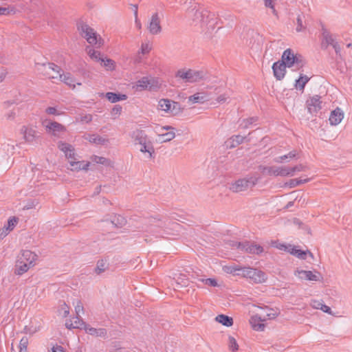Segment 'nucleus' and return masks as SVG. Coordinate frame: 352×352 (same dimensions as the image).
<instances>
[{"instance_id": "bf43d9fd", "label": "nucleus", "mask_w": 352, "mask_h": 352, "mask_svg": "<svg viewBox=\"0 0 352 352\" xmlns=\"http://www.w3.org/2000/svg\"><path fill=\"white\" fill-rule=\"evenodd\" d=\"M228 98H229V97L226 94H222V95H220L219 96H218L217 98V101L218 103L222 104V103L227 102Z\"/></svg>"}, {"instance_id": "8fccbe9b", "label": "nucleus", "mask_w": 352, "mask_h": 352, "mask_svg": "<svg viewBox=\"0 0 352 352\" xmlns=\"http://www.w3.org/2000/svg\"><path fill=\"white\" fill-rule=\"evenodd\" d=\"M292 245H290V244L287 245V244L280 243H276L274 244V247L276 248L277 249L284 251V252H289V249L291 248Z\"/></svg>"}, {"instance_id": "864d4df0", "label": "nucleus", "mask_w": 352, "mask_h": 352, "mask_svg": "<svg viewBox=\"0 0 352 352\" xmlns=\"http://www.w3.org/2000/svg\"><path fill=\"white\" fill-rule=\"evenodd\" d=\"M86 139L90 142L98 144L102 143L104 141V140H102L101 138L95 135H89Z\"/></svg>"}, {"instance_id": "aec40b11", "label": "nucleus", "mask_w": 352, "mask_h": 352, "mask_svg": "<svg viewBox=\"0 0 352 352\" xmlns=\"http://www.w3.org/2000/svg\"><path fill=\"white\" fill-rule=\"evenodd\" d=\"M344 117V111L340 108L338 107L331 112L329 118V124L331 126H337L341 123Z\"/></svg>"}, {"instance_id": "9d476101", "label": "nucleus", "mask_w": 352, "mask_h": 352, "mask_svg": "<svg viewBox=\"0 0 352 352\" xmlns=\"http://www.w3.org/2000/svg\"><path fill=\"white\" fill-rule=\"evenodd\" d=\"M256 182V179L252 177L239 179L230 184L229 189L232 192H241L254 186Z\"/></svg>"}, {"instance_id": "49530a36", "label": "nucleus", "mask_w": 352, "mask_h": 352, "mask_svg": "<svg viewBox=\"0 0 352 352\" xmlns=\"http://www.w3.org/2000/svg\"><path fill=\"white\" fill-rule=\"evenodd\" d=\"M29 341L27 337H23L19 343V351L20 352H27L28 345Z\"/></svg>"}, {"instance_id": "473e14b6", "label": "nucleus", "mask_w": 352, "mask_h": 352, "mask_svg": "<svg viewBox=\"0 0 352 352\" xmlns=\"http://www.w3.org/2000/svg\"><path fill=\"white\" fill-rule=\"evenodd\" d=\"M215 321L227 327H232L234 323V320L232 317L224 314L217 315L215 317Z\"/></svg>"}, {"instance_id": "de8ad7c7", "label": "nucleus", "mask_w": 352, "mask_h": 352, "mask_svg": "<svg viewBox=\"0 0 352 352\" xmlns=\"http://www.w3.org/2000/svg\"><path fill=\"white\" fill-rule=\"evenodd\" d=\"M188 100L192 103L203 102L205 100V98L201 96L199 94H194L188 98Z\"/></svg>"}, {"instance_id": "6e6d98bb", "label": "nucleus", "mask_w": 352, "mask_h": 352, "mask_svg": "<svg viewBox=\"0 0 352 352\" xmlns=\"http://www.w3.org/2000/svg\"><path fill=\"white\" fill-rule=\"evenodd\" d=\"M4 116L8 120H13L16 116V110L15 109L8 110L7 112L5 113Z\"/></svg>"}, {"instance_id": "a211bd4d", "label": "nucleus", "mask_w": 352, "mask_h": 352, "mask_svg": "<svg viewBox=\"0 0 352 352\" xmlns=\"http://www.w3.org/2000/svg\"><path fill=\"white\" fill-rule=\"evenodd\" d=\"M153 49V44L151 41L145 40L142 41L136 53V59L139 61L146 58Z\"/></svg>"}, {"instance_id": "052dcab7", "label": "nucleus", "mask_w": 352, "mask_h": 352, "mask_svg": "<svg viewBox=\"0 0 352 352\" xmlns=\"http://www.w3.org/2000/svg\"><path fill=\"white\" fill-rule=\"evenodd\" d=\"M135 25L136 28L138 30H140L142 29V23L138 17L137 12H135Z\"/></svg>"}, {"instance_id": "3c124183", "label": "nucleus", "mask_w": 352, "mask_h": 352, "mask_svg": "<svg viewBox=\"0 0 352 352\" xmlns=\"http://www.w3.org/2000/svg\"><path fill=\"white\" fill-rule=\"evenodd\" d=\"M45 112L49 115L61 116L64 113L57 110L56 107H50L45 109Z\"/></svg>"}, {"instance_id": "680f3d73", "label": "nucleus", "mask_w": 352, "mask_h": 352, "mask_svg": "<svg viewBox=\"0 0 352 352\" xmlns=\"http://www.w3.org/2000/svg\"><path fill=\"white\" fill-rule=\"evenodd\" d=\"M138 83V86L142 87H147L148 85L149 84L147 78H143L142 80H139Z\"/></svg>"}, {"instance_id": "b1692460", "label": "nucleus", "mask_w": 352, "mask_h": 352, "mask_svg": "<svg viewBox=\"0 0 352 352\" xmlns=\"http://www.w3.org/2000/svg\"><path fill=\"white\" fill-rule=\"evenodd\" d=\"M58 79L72 89H74L76 85L78 86L82 85L81 82H76L75 78L69 73H62L59 74Z\"/></svg>"}, {"instance_id": "4468645a", "label": "nucleus", "mask_w": 352, "mask_h": 352, "mask_svg": "<svg viewBox=\"0 0 352 352\" xmlns=\"http://www.w3.org/2000/svg\"><path fill=\"white\" fill-rule=\"evenodd\" d=\"M69 167V169L72 171H80L81 170H87L89 166V162L85 161H80L76 157V154L72 157L66 158Z\"/></svg>"}, {"instance_id": "72a5a7b5", "label": "nucleus", "mask_w": 352, "mask_h": 352, "mask_svg": "<svg viewBox=\"0 0 352 352\" xmlns=\"http://www.w3.org/2000/svg\"><path fill=\"white\" fill-rule=\"evenodd\" d=\"M312 308L316 309H320L324 313L331 314V309L326 305H324L322 301L318 300H312L310 302Z\"/></svg>"}, {"instance_id": "7ed1b4c3", "label": "nucleus", "mask_w": 352, "mask_h": 352, "mask_svg": "<svg viewBox=\"0 0 352 352\" xmlns=\"http://www.w3.org/2000/svg\"><path fill=\"white\" fill-rule=\"evenodd\" d=\"M37 255L30 250H23L17 256L15 263L14 272L16 275H23L30 268L33 267L36 263Z\"/></svg>"}, {"instance_id": "cd10ccee", "label": "nucleus", "mask_w": 352, "mask_h": 352, "mask_svg": "<svg viewBox=\"0 0 352 352\" xmlns=\"http://www.w3.org/2000/svg\"><path fill=\"white\" fill-rule=\"evenodd\" d=\"M245 139V137L236 135H232L225 142V145L227 148H233L242 144Z\"/></svg>"}, {"instance_id": "2f4dec72", "label": "nucleus", "mask_w": 352, "mask_h": 352, "mask_svg": "<svg viewBox=\"0 0 352 352\" xmlns=\"http://www.w3.org/2000/svg\"><path fill=\"white\" fill-rule=\"evenodd\" d=\"M65 326L67 329H82L85 326V323L80 318V316H77L65 322Z\"/></svg>"}, {"instance_id": "ea45409f", "label": "nucleus", "mask_w": 352, "mask_h": 352, "mask_svg": "<svg viewBox=\"0 0 352 352\" xmlns=\"http://www.w3.org/2000/svg\"><path fill=\"white\" fill-rule=\"evenodd\" d=\"M228 346L229 350L232 352H236L239 350V344L236 339L231 336L228 337Z\"/></svg>"}, {"instance_id": "ddd939ff", "label": "nucleus", "mask_w": 352, "mask_h": 352, "mask_svg": "<svg viewBox=\"0 0 352 352\" xmlns=\"http://www.w3.org/2000/svg\"><path fill=\"white\" fill-rule=\"evenodd\" d=\"M43 125L47 133L54 136H59L66 131V127L57 122L45 121Z\"/></svg>"}, {"instance_id": "4be33fe9", "label": "nucleus", "mask_w": 352, "mask_h": 352, "mask_svg": "<svg viewBox=\"0 0 352 352\" xmlns=\"http://www.w3.org/2000/svg\"><path fill=\"white\" fill-rule=\"evenodd\" d=\"M289 254L301 260L307 259V256L314 258V255L309 250H302L299 249L298 246L295 245H292L289 249Z\"/></svg>"}, {"instance_id": "0eeeda50", "label": "nucleus", "mask_w": 352, "mask_h": 352, "mask_svg": "<svg viewBox=\"0 0 352 352\" xmlns=\"http://www.w3.org/2000/svg\"><path fill=\"white\" fill-rule=\"evenodd\" d=\"M305 170V167L301 164L294 167H269L265 169L267 173L272 176L292 177L296 173Z\"/></svg>"}, {"instance_id": "4d7b16f0", "label": "nucleus", "mask_w": 352, "mask_h": 352, "mask_svg": "<svg viewBox=\"0 0 352 352\" xmlns=\"http://www.w3.org/2000/svg\"><path fill=\"white\" fill-rule=\"evenodd\" d=\"M296 154L294 153H290L288 155L280 156L278 160H276L278 162H283L287 159H292L294 157Z\"/></svg>"}, {"instance_id": "69168bd1", "label": "nucleus", "mask_w": 352, "mask_h": 352, "mask_svg": "<svg viewBox=\"0 0 352 352\" xmlns=\"http://www.w3.org/2000/svg\"><path fill=\"white\" fill-rule=\"evenodd\" d=\"M347 47H352V43H349V44H348V45H347Z\"/></svg>"}, {"instance_id": "c85d7f7f", "label": "nucleus", "mask_w": 352, "mask_h": 352, "mask_svg": "<svg viewBox=\"0 0 352 352\" xmlns=\"http://www.w3.org/2000/svg\"><path fill=\"white\" fill-rule=\"evenodd\" d=\"M307 107L310 113H316L321 108L320 98L315 96L307 101Z\"/></svg>"}, {"instance_id": "2eb2a0df", "label": "nucleus", "mask_w": 352, "mask_h": 352, "mask_svg": "<svg viewBox=\"0 0 352 352\" xmlns=\"http://www.w3.org/2000/svg\"><path fill=\"white\" fill-rule=\"evenodd\" d=\"M266 320L257 311L251 316L249 323L251 328L256 331H263L265 329Z\"/></svg>"}, {"instance_id": "6e6552de", "label": "nucleus", "mask_w": 352, "mask_h": 352, "mask_svg": "<svg viewBox=\"0 0 352 352\" xmlns=\"http://www.w3.org/2000/svg\"><path fill=\"white\" fill-rule=\"evenodd\" d=\"M287 67H292L293 66H302L304 64L303 57L298 54L295 53L291 49H287L283 53L280 60Z\"/></svg>"}, {"instance_id": "1a4fd4ad", "label": "nucleus", "mask_w": 352, "mask_h": 352, "mask_svg": "<svg viewBox=\"0 0 352 352\" xmlns=\"http://www.w3.org/2000/svg\"><path fill=\"white\" fill-rule=\"evenodd\" d=\"M294 275L297 280L301 282H317L322 278L320 272L316 270H306L300 267L294 270Z\"/></svg>"}, {"instance_id": "c03bdc74", "label": "nucleus", "mask_w": 352, "mask_h": 352, "mask_svg": "<svg viewBox=\"0 0 352 352\" xmlns=\"http://www.w3.org/2000/svg\"><path fill=\"white\" fill-rule=\"evenodd\" d=\"M15 13V8L13 6L0 7L1 15H10Z\"/></svg>"}, {"instance_id": "a18cd8bd", "label": "nucleus", "mask_w": 352, "mask_h": 352, "mask_svg": "<svg viewBox=\"0 0 352 352\" xmlns=\"http://www.w3.org/2000/svg\"><path fill=\"white\" fill-rule=\"evenodd\" d=\"M76 314L80 316L83 314L84 309L82 302L79 300H76V302H73Z\"/></svg>"}, {"instance_id": "f3484780", "label": "nucleus", "mask_w": 352, "mask_h": 352, "mask_svg": "<svg viewBox=\"0 0 352 352\" xmlns=\"http://www.w3.org/2000/svg\"><path fill=\"white\" fill-rule=\"evenodd\" d=\"M149 33L152 35L159 34L162 32L160 18L157 14L151 16L147 25Z\"/></svg>"}, {"instance_id": "9b49d317", "label": "nucleus", "mask_w": 352, "mask_h": 352, "mask_svg": "<svg viewBox=\"0 0 352 352\" xmlns=\"http://www.w3.org/2000/svg\"><path fill=\"white\" fill-rule=\"evenodd\" d=\"M157 110L167 114H177L180 112L181 108L178 102L173 100L162 98L158 101Z\"/></svg>"}, {"instance_id": "13d9d810", "label": "nucleus", "mask_w": 352, "mask_h": 352, "mask_svg": "<svg viewBox=\"0 0 352 352\" xmlns=\"http://www.w3.org/2000/svg\"><path fill=\"white\" fill-rule=\"evenodd\" d=\"M323 37L328 44H332L334 41L333 36L329 32H324Z\"/></svg>"}, {"instance_id": "f8f14e48", "label": "nucleus", "mask_w": 352, "mask_h": 352, "mask_svg": "<svg viewBox=\"0 0 352 352\" xmlns=\"http://www.w3.org/2000/svg\"><path fill=\"white\" fill-rule=\"evenodd\" d=\"M157 133L159 140L162 142H170L175 137V130L170 126L157 128Z\"/></svg>"}, {"instance_id": "58836bf2", "label": "nucleus", "mask_w": 352, "mask_h": 352, "mask_svg": "<svg viewBox=\"0 0 352 352\" xmlns=\"http://www.w3.org/2000/svg\"><path fill=\"white\" fill-rule=\"evenodd\" d=\"M309 181H310V179H309V178L293 179H291L288 183H287L286 185H287L289 188H294L297 186L307 183Z\"/></svg>"}, {"instance_id": "37998d69", "label": "nucleus", "mask_w": 352, "mask_h": 352, "mask_svg": "<svg viewBox=\"0 0 352 352\" xmlns=\"http://www.w3.org/2000/svg\"><path fill=\"white\" fill-rule=\"evenodd\" d=\"M175 278L177 285L179 287H185L188 284V280L184 274H179Z\"/></svg>"}, {"instance_id": "e433bc0d", "label": "nucleus", "mask_w": 352, "mask_h": 352, "mask_svg": "<svg viewBox=\"0 0 352 352\" xmlns=\"http://www.w3.org/2000/svg\"><path fill=\"white\" fill-rule=\"evenodd\" d=\"M82 329H85L86 333H87L91 336H101L104 334V331L103 329H96L91 327L89 325H87L85 324Z\"/></svg>"}, {"instance_id": "412c9836", "label": "nucleus", "mask_w": 352, "mask_h": 352, "mask_svg": "<svg viewBox=\"0 0 352 352\" xmlns=\"http://www.w3.org/2000/svg\"><path fill=\"white\" fill-rule=\"evenodd\" d=\"M239 248L244 250L245 252L252 254H258L263 252V248L257 244L250 243H243L239 244Z\"/></svg>"}, {"instance_id": "4c0bfd02", "label": "nucleus", "mask_w": 352, "mask_h": 352, "mask_svg": "<svg viewBox=\"0 0 352 352\" xmlns=\"http://www.w3.org/2000/svg\"><path fill=\"white\" fill-rule=\"evenodd\" d=\"M309 78L307 76H300V78L296 80V89L303 90L306 83L309 81Z\"/></svg>"}, {"instance_id": "f257e3e1", "label": "nucleus", "mask_w": 352, "mask_h": 352, "mask_svg": "<svg viewBox=\"0 0 352 352\" xmlns=\"http://www.w3.org/2000/svg\"><path fill=\"white\" fill-rule=\"evenodd\" d=\"M188 17L192 24L199 27L205 33H211L217 28L218 18L208 10H192L188 14Z\"/></svg>"}, {"instance_id": "0e129e2a", "label": "nucleus", "mask_w": 352, "mask_h": 352, "mask_svg": "<svg viewBox=\"0 0 352 352\" xmlns=\"http://www.w3.org/2000/svg\"><path fill=\"white\" fill-rule=\"evenodd\" d=\"M52 352H65L63 347L60 346H54L52 349Z\"/></svg>"}, {"instance_id": "5701e85b", "label": "nucleus", "mask_w": 352, "mask_h": 352, "mask_svg": "<svg viewBox=\"0 0 352 352\" xmlns=\"http://www.w3.org/2000/svg\"><path fill=\"white\" fill-rule=\"evenodd\" d=\"M45 70L46 75L51 79H56L59 78V74H61L60 67L54 63H48L45 65Z\"/></svg>"}, {"instance_id": "20e7f679", "label": "nucleus", "mask_w": 352, "mask_h": 352, "mask_svg": "<svg viewBox=\"0 0 352 352\" xmlns=\"http://www.w3.org/2000/svg\"><path fill=\"white\" fill-rule=\"evenodd\" d=\"M175 77L186 82H197L204 80L206 74L202 70L192 69L190 68H181L175 74Z\"/></svg>"}, {"instance_id": "09e8293b", "label": "nucleus", "mask_w": 352, "mask_h": 352, "mask_svg": "<svg viewBox=\"0 0 352 352\" xmlns=\"http://www.w3.org/2000/svg\"><path fill=\"white\" fill-rule=\"evenodd\" d=\"M265 6L272 10L273 14H276V10L275 9V5L277 0H263Z\"/></svg>"}, {"instance_id": "bb28decb", "label": "nucleus", "mask_w": 352, "mask_h": 352, "mask_svg": "<svg viewBox=\"0 0 352 352\" xmlns=\"http://www.w3.org/2000/svg\"><path fill=\"white\" fill-rule=\"evenodd\" d=\"M257 313H258L265 320L268 319H274L275 318L278 313L276 311L271 309L270 307H257Z\"/></svg>"}, {"instance_id": "e2e57ef3", "label": "nucleus", "mask_w": 352, "mask_h": 352, "mask_svg": "<svg viewBox=\"0 0 352 352\" xmlns=\"http://www.w3.org/2000/svg\"><path fill=\"white\" fill-rule=\"evenodd\" d=\"M122 111V108L120 106H116L113 108L111 113L113 115H120Z\"/></svg>"}, {"instance_id": "603ef678", "label": "nucleus", "mask_w": 352, "mask_h": 352, "mask_svg": "<svg viewBox=\"0 0 352 352\" xmlns=\"http://www.w3.org/2000/svg\"><path fill=\"white\" fill-rule=\"evenodd\" d=\"M201 281L205 285L210 287H217L218 285L217 280L214 278L202 279Z\"/></svg>"}, {"instance_id": "39448f33", "label": "nucleus", "mask_w": 352, "mask_h": 352, "mask_svg": "<svg viewBox=\"0 0 352 352\" xmlns=\"http://www.w3.org/2000/svg\"><path fill=\"white\" fill-rule=\"evenodd\" d=\"M241 271V275L244 277L249 278L251 281H252L254 283H265L267 279V276L266 274L258 269L255 268H250V267H243L241 269L238 268H232L228 272L232 273L236 271Z\"/></svg>"}, {"instance_id": "c756f323", "label": "nucleus", "mask_w": 352, "mask_h": 352, "mask_svg": "<svg viewBox=\"0 0 352 352\" xmlns=\"http://www.w3.org/2000/svg\"><path fill=\"white\" fill-rule=\"evenodd\" d=\"M85 51L89 58L96 63H100L104 56L100 51L89 46L86 47Z\"/></svg>"}, {"instance_id": "c9c22d12", "label": "nucleus", "mask_w": 352, "mask_h": 352, "mask_svg": "<svg viewBox=\"0 0 352 352\" xmlns=\"http://www.w3.org/2000/svg\"><path fill=\"white\" fill-rule=\"evenodd\" d=\"M106 98L111 102L114 103L120 100H124L126 99V96L124 94H118L113 92H108L106 94Z\"/></svg>"}, {"instance_id": "a878e982", "label": "nucleus", "mask_w": 352, "mask_h": 352, "mask_svg": "<svg viewBox=\"0 0 352 352\" xmlns=\"http://www.w3.org/2000/svg\"><path fill=\"white\" fill-rule=\"evenodd\" d=\"M17 223V218L14 217H10L8 221L7 225H5L0 230V238H4L6 236H7L8 233L14 228Z\"/></svg>"}, {"instance_id": "7c9ffc66", "label": "nucleus", "mask_w": 352, "mask_h": 352, "mask_svg": "<svg viewBox=\"0 0 352 352\" xmlns=\"http://www.w3.org/2000/svg\"><path fill=\"white\" fill-rule=\"evenodd\" d=\"M99 63L101 67H102L106 71L108 72H112L116 69V61L106 56H104Z\"/></svg>"}, {"instance_id": "6ab92c4d", "label": "nucleus", "mask_w": 352, "mask_h": 352, "mask_svg": "<svg viewBox=\"0 0 352 352\" xmlns=\"http://www.w3.org/2000/svg\"><path fill=\"white\" fill-rule=\"evenodd\" d=\"M287 67L281 60H278L273 64V74L277 80H281L284 78L286 74Z\"/></svg>"}, {"instance_id": "dca6fc26", "label": "nucleus", "mask_w": 352, "mask_h": 352, "mask_svg": "<svg viewBox=\"0 0 352 352\" xmlns=\"http://www.w3.org/2000/svg\"><path fill=\"white\" fill-rule=\"evenodd\" d=\"M20 133L27 143H32L37 138V131L34 126L30 125L23 126L20 129Z\"/></svg>"}, {"instance_id": "79ce46f5", "label": "nucleus", "mask_w": 352, "mask_h": 352, "mask_svg": "<svg viewBox=\"0 0 352 352\" xmlns=\"http://www.w3.org/2000/svg\"><path fill=\"white\" fill-rule=\"evenodd\" d=\"M91 160L96 164H101L106 166H109L111 164V162L103 157L94 155L91 157Z\"/></svg>"}, {"instance_id": "5fc2aeb1", "label": "nucleus", "mask_w": 352, "mask_h": 352, "mask_svg": "<svg viewBox=\"0 0 352 352\" xmlns=\"http://www.w3.org/2000/svg\"><path fill=\"white\" fill-rule=\"evenodd\" d=\"M92 120V115L85 114L81 116L80 118V122L82 123H89Z\"/></svg>"}, {"instance_id": "f704fd0d", "label": "nucleus", "mask_w": 352, "mask_h": 352, "mask_svg": "<svg viewBox=\"0 0 352 352\" xmlns=\"http://www.w3.org/2000/svg\"><path fill=\"white\" fill-rule=\"evenodd\" d=\"M58 314L62 318H67L70 312V308L65 302H60L58 307Z\"/></svg>"}, {"instance_id": "a19ab883", "label": "nucleus", "mask_w": 352, "mask_h": 352, "mask_svg": "<svg viewBox=\"0 0 352 352\" xmlns=\"http://www.w3.org/2000/svg\"><path fill=\"white\" fill-rule=\"evenodd\" d=\"M108 267V263L105 260L98 261L97 263L96 271L98 274L104 272Z\"/></svg>"}, {"instance_id": "393cba45", "label": "nucleus", "mask_w": 352, "mask_h": 352, "mask_svg": "<svg viewBox=\"0 0 352 352\" xmlns=\"http://www.w3.org/2000/svg\"><path fill=\"white\" fill-rule=\"evenodd\" d=\"M57 146L58 149L64 153L65 158H71V157L76 154L75 152L74 147L69 143H67L63 141H60L58 142Z\"/></svg>"}, {"instance_id": "f03ea898", "label": "nucleus", "mask_w": 352, "mask_h": 352, "mask_svg": "<svg viewBox=\"0 0 352 352\" xmlns=\"http://www.w3.org/2000/svg\"><path fill=\"white\" fill-rule=\"evenodd\" d=\"M134 141L135 146L142 154L144 160L151 161L155 159V150L153 144L146 133L142 131H138Z\"/></svg>"}, {"instance_id": "423d86ee", "label": "nucleus", "mask_w": 352, "mask_h": 352, "mask_svg": "<svg viewBox=\"0 0 352 352\" xmlns=\"http://www.w3.org/2000/svg\"><path fill=\"white\" fill-rule=\"evenodd\" d=\"M78 30L80 34L86 39L91 45L101 47L103 45V40L96 32L85 23H80L78 25Z\"/></svg>"}]
</instances>
